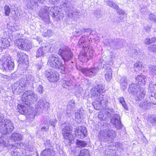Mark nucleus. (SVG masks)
I'll list each match as a JSON object with an SVG mask.
<instances>
[{"label":"nucleus","mask_w":156,"mask_h":156,"mask_svg":"<svg viewBox=\"0 0 156 156\" xmlns=\"http://www.w3.org/2000/svg\"><path fill=\"white\" fill-rule=\"evenodd\" d=\"M105 91L104 87L101 84L95 86L91 90V98L95 100L92 104L96 110L99 109L103 103H105L104 105H105L108 102L106 99H103L102 94Z\"/></svg>","instance_id":"f257e3e1"},{"label":"nucleus","mask_w":156,"mask_h":156,"mask_svg":"<svg viewBox=\"0 0 156 156\" xmlns=\"http://www.w3.org/2000/svg\"><path fill=\"white\" fill-rule=\"evenodd\" d=\"M38 99L37 94L33 91L28 90L24 92L23 95L22 99L25 102V106L20 104L18 105V112L22 114H24L27 112V107L30 104L36 103Z\"/></svg>","instance_id":"f03ea898"},{"label":"nucleus","mask_w":156,"mask_h":156,"mask_svg":"<svg viewBox=\"0 0 156 156\" xmlns=\"http://www.w3.org/2000/svg\"><path fill=\"white\" fill-rule=\"evenodd\" d=\"M90 40L87 36H83L79 40L78 46L80 48L84 49V51L80 52L79 57L80 58L85 62H87L89 60L92 58L93 56L92 50L91 47L89 45Z\"/></svg>","instance_id":"7ed1b4c3"},{"label":"nucleus","mask_w":156,"mask_h":156,"mask_svg":"<svg viewBox=\"0 0 156 156\" xmlns=\"http://www.w3.org/2000/svg\"><path fill=\"white\" fill-rule=\"evenodd\" d=\"M61 5L66 15L69 18L76 20L79 18L80 11L74 9L70 1L67 0H63L61 3Z\"/></svg>","instance_id":"20e7f679"},{"label":"nucleus","mask_w":156,"mask_h":156,"mask_svg":"<svg viewBox=\"0 0 156 156\" xmlns=\"http://www.w3.org/2000/svg\"><path fill=\"white\" fill-rule=\"evenodd\" d=\"M48 63L51 66L63 71L64 73L69 71L68 66L66 64L65 65H63L60 58L56 55L52 54L50 56Z\"/></svg>","instance_id":"39448f33"},{"label":"nucleus","mask_w":156,"mask_h":156,"mask_svg":"<svg viewBox=\"0 0 156 156\" xmlns=\"http://www.w3.org/2000/svg\"><path fill=\"white\" fill-rule=\"evenodd\" d=\"M63 128L62 134L64 139V142L66 145H70L74 143L75 136H74L70 131V125L68 122H65L61 124Z\"/></svg>","instance_id":"423d86ee"},{"label":"nucleus","mask_w":156,"mask_h":156,"mask_svg":"<svg viewBox=\"0 0 156 156\" xmlns=\"http://www.w3.org/2000/svg\"><path fill=\"white\" fill-rule=\"evenodd\" d=\"M3 115L0 113V133L5 134L10 133L14 129L12 122L10 120L3 119Z\"/></svg>","instance_id":"0eeeda50"},{"label":"nucleus","mask_w":156,"mask_h":156,"mask_svg":"<svg viewBox=\"0 0 156 156\" xmlns=\"http://www.w3.org/2000/svg\"><path fill=\"white\" fill-rule=\"evenodd\" d=\"M116 136L115 131L112 129H106L101 131L99 138L101 141L107 142L112 140Z\"/></svg>","instance_id":"6e6552de"},{"label":"nucleus","mask_w":156,"mask_h":156,"mask_svg":"<svg viewBox=\"0 0 156 156\" xmlns=\"http://www.w3.org/2000/svg\"><path fill=\"white\" fill-rule=\"evenodd\" d=\"M58 54L62 57L65 62L69 60L73 56L70 48L67 46H64L59 49Z\"/></svg>","instance_id":"1a4fd4ad"},{"label":"nucleus","mask_w":156,"mask_h":156,"mask_svg":"<svg viewBox=\"0 0 156 156\" xmlns=\"http://www.w3.org/2000/svg\"><path fill=\"white\" fill-rule=\"evenodd\" d=\"M0 68L3 71L7 69L12 70L14 69V63L10 60V57L4 56L0 60Z\"/></svg>","instance_id":"9d476101"},{"label":"nucleus","mask_w":156,"mask_h":156,"mask_svg":"<svg viewBox=\"0 0 156 156\" xmlns=\"http://www.w3.org/2000/svg\"><path fill=\"white\" fill-rule=\"evenodd\" d=\"M15 43L20 49L23 50H28L31 48L30 41L26 38H22L16 40Z\"/></svg>","instance_id":"9b49d317"},{"label":"nucleus","mask_w":156,"mask_h":156,"mask_svg":"<svg viewBox=\"0 0 156 156\" xmlns=\"http://www.w3.org/2000/svg\"><path fill=\"white\" fill-rule=\"evenodd\" d=\"M45 76L50 82H56L59 78L58 74L57 72L50 69L46 70L44 72Z\"/></svg>","instance_id":"f8f14e48"},{"label":"nucleus","mask_w":156,"mask_h":156,"mask_svg":"<svg viewBox=\"0 0 156 156\" xmlns=\"http://www.w3.org/2000/svg\"><path fill=\"white\" fill-rule=\"evenodd\" d=\"M26 85V83L23 81V79H21L14 83L12 86L13 91L20 94L24 90Z\"/></svg>","instance_id":"ddd939ff"},{"label":"nucleus","mask_w":156,"mask_h":156,"mask_svg":"<svg viewBox=\"0 0 156 156\" xmlns=\"http://www.w3.org/2000/svg\"><path fill=\"white\" fill-rule=\"evenodd\" d=\"M81 71L82 73L85 76L92 77L95 76L98 73V69L95 67L82 68Z\"/></svg>","instance_id":"4468645a"},{"label":"nucleus","mask_w":156,"mask_h":156,"mask_svg":"<svg viewBox=\"0 0 156 156\" xmlns=\"http://www.w3.org/2000/svg\"><path fill=\"white\" fill-rule=\"evenodd\" d=\"M59 9L60 10V9L58 6L51 7L50 9V12L52 13L51 15L55 21L59 20L62 19L64 16L63 14Z\"/></svg>","instance_id":"2eb2a0df"},{"label":"nucleus","mask_w":156,"mask_h":156,"mask_svg":"<svg viewBox=\"0 0 156 156\" xmlns=\"http://www.w3.org/2000/svg\"><path fill=\"white\" fill-rule=\"evenodd\" d=\"M86 128L82 126H79L75 129V134L76 137L83 139L84 138L87 134Z\"/></svg>","instance_id":"dca6fc26"},{"label":"nucleus","mask_w":156,"mask_h":156,"mask_svg":"<svg viewBox=\"0 0 156 156\" xmlns=\"http://www.w3.org/2000/svg\"><path fill=\"white\" fill-rule=\"evenodd\" d=\"M17 58H19V64L23 65L24 66H27L28 64V58L27 55L22 52H18L17 54Z\"/></svg>","instance_id":"f3484780"},{"label":"nucleus","mask_w":156,"mask_h":156,"mask_svg":"<svg viewBox=\"0 0 156 156\" xmlns=\"http://www.w3.org/2000/svg\"><path fill=\"white\" fill-rule=\"evenodd\" d=\"M37 106L36 108V111L37 112H42L44 108H48L49 107V104L46 101L43 99H40L37 103Z\"/></svg>","instance_id":"a211bd4d"},{"label":"nucleus","mask_w":156,"mask_h":156,"mask_svg":"<svg viewBox=\"0 0 156 156\" xmlns=\"http://www.w3.org/2000/svg\"><path fill=\"white\" fill-rule=\"evenodd\" d=\"M49 8L46 7L39 14V16L43 21L46 23H49L50 22L49 16L48 14Z\"/></svg>","instance_id":"6ab92c4d"},{"label":"nucleus","mask_w":156,"mask_h":156,"mask_svg":"<svg viewBox=\"0 0 156 156\" xmlns=\"http://www.w3.org/2000/svg\"><path fill=\"white\" fill-rule=\"evenodd\" d=\"M111 122L113 123L115 127L118 129H120L122 126L120 119V116L117 114H115L111 119Z\"/></svg>","instance_id":"aec40b11"},{"label":"nucleus","mask_w":156,"mask_h":156,"mask_svg":"<svg viewBox=\"0 0 156 156\" xmlns=\"http://www.w3.org/2000/svg\"><path fill=\"white\" fill-rule=\"evenodd\" d=\"M141 88L138 85L133 83L129 85L128 90L130 94L135 95Z\"/></svg>","instance_id":"412c9836"},{"label":"nucleus","mask_w":156,"mask_h":156,"mask_svg":"<svg viewBox=\"0 0 156 156\" xmlns=\"http://www.w3.org/2000/svg\"><path fill=\"white\" fill-rule=\"evenodd\" d=\"M146 91L144 88H142L135 94V99L136 101H139L143 99L145 96Z\"/></svg>","instance_id":"4be33fe9"},{"label":"nucleus","mask_w":156,"mask_h":156,"mask_svg":"<svg viewBox=\"0 0 156 156\" xmlns=\"http://www.w3.org/2000/svg\"><path fill=\"white\" fill-rule=\"evenodd\" d=\"M41 1L40 0H27V7L30 9H35L38 7L37 1Z\"/></svg>","instance_id":"5701e85b"},{"label":"nucleus","mask_w":156,"mask_h":156,"mask_svg":"<svg viewBox=\"0 0 156 156\" xmlns=\"http://www.w3.org/2000/svg\"><path fill=\"white\" fill-rule=\"evenodd\" d=\"M61 84L64 88L69 89V87L73 84V81L70 78L63 79L61 80Z\"/></svg>","instance_id":"b1692460"},{"label":"nucleus","mask_w":156,"mask_h":156,"mask_svg":"<svg viewBox=\"0 0 156 156\" xmlns=\"http://www.w3.org/2000/svg\"><path fill=\"white\" fill-rule=\"evenodd\" d=\"M54 151L51 148H46L41 153V156H53L54 155Z\"/></svg>","instance_id":"393cba45"},{"label":"nucleus","mask_w":156,"mask_h":156,"mask_svg":"<svg viewBox=\"0 0 156 156\" xmlns=\"http://www.w3.org/2000/svg\"><path fill=\"white\" fill-rule=\"evenodd\" d=\"M113 110L112 109H105V114L104 115L103 117H101V113H99L98 114V118L100 119V120H104L107 117H109L112 114V111Z\"/></svg>","instance_id":"a878e982"},{"label":"nucleus","mask_w":156,"mask_h":156,"mask_svg":"<svg viewBox=\"0 0 156 156\" xmlns=\"http://www.w3.org/2000/svg\"><path fill=\"white\" fill-rule=\"evenodd\" d=\"M105 79L107 81H110L112 77V71L109 67H107L105 69Z\"/></svg>","instance_id":"bb28decb"},{"label":"nucleus","mask_w":156,"mask_h":156,"mask_svg":"<svg viewBox=\"0 0 156 156\" xmlns=\"http://www.w3.org/2000/svg\"><path fill=\"white\" fill-rule=\"evenodd\" d=\"M20 146V144L18 143H16L12 145V147H16L15 149H14L12 150V151L11 152V154L12 156H19L20 153L19 152L20 150L19 147Z\"/></svg>","instance_id":"cd10ccee"},{"label":"nucleus","mask_w":156,"mask_h":156,"mask_svg":"<svg viewBox=\"0 0 156 156\" xmlns=\"http://www.w3.org/2000/svg\"><path fill=\"white\" fill-rule=\"evenodd\" d=\"M10 46V42L6 38H0V47L4 48Z\"/></svg>","instance_id":"c85d7f7f"},{"label":"nucleus","mask_w":156,"mask_h":156,"mask_svg":"<svg viewBox=\"0 0 156 156\" xmlns=\"http://www.w3.org/2000/svg\"><path fill=\"white\" fill-rule=\"evenodd\" d=\"M22 136L20 133L16 132L13 133L11 136V139L14 142L20 141L22 140Z\"/></svg>","instance_id":"c756f323"},{"label":"nucleus","mask_w":156,"mask_h":156,"mask_svg":"<svg viewBox=\"0 0 156 156\" xmlns=\"http://www.w3.org/2000/svg\"><path fill=\"white\" fill-rule=\"evenodd\" d=\"M25 81L31 83L34 80V76H33V73L31 72H29L26 73V75L24 77Z\"/></svg>","instance_id":"7c9ffc66"},{"label":"nucleus","mask_w":156,"mask_h":156,"mask_svg":"<svg viewBox=\"0 0 156 156\" xmlns=\"http://www.w3.org/2000/svg\"><path fill=\"white\" fill-rule=\"evenodd\" d=\"M146 80L145 76L143 75H138L136 78V82L139 85H144Z\"/></svg>","instance_id":"2f4dec72"},{"label":"nucleus","mask_w":156,"mask_h":156,"mask_svg":"<svg viewBox=\"0 0 156 156\" xmlns=\"http://www.w3.org/2000/svg\"><path fill=\"white\" fill-rule=\"evenodd\" d=\"M113 147L112 149L113 150L114 149L120 150V151H122L123 150L124 148L122 144L119 142H116L113 143Z\"/></svg>","instance_id":"473e14b6"},{"label":"nucleus","mask_w":156,"mask_h":156,"mask_svg":"<svg viewBox=\"0 0 156 156\" xmlns=\"http://www.w3.org/2000/svg\"><path fill=\"white\" fill-rule=\"evenodd\" d=\"M84 113V111L83 109L80 108L75 113V118L78 119H82L83 117Z\"/></svg>","instance_id":"72a5a7b5"},{"label":"nucleus","mask_w":156,"mask_h":156,"mask_svg":"<svg viewBox=\"0 0 156 156\" xmlns=\"http://www.w3.org/2000/svg\"><path fill=\"white\" fill-rule=\"evenodd\" d=\"M45 54V51L42 47L39 48L36 51V56L37 57H39L41 56H44Z\"/></svg>","instance_id":"f704fd0d"},{"label":"nucleus","mask_w":156,"mask_h":156,"mask_svg":"<svg viewBox=\"0 0 156 156\" xmlns=\"http://www.w3.org/2000/svg\"><path fill=\"white\" fill-rule=\"evenodd\" d=\"M123 46V41L122 39H117L116 40L114 48H119L122 47Z\"/></svg>","instance_id":"c9c22d12"},{"label":"nucleus","mask_w":156,"mask_h":156,"mask_svg":"<svg viewBox=\"0 0 156 156\" xmlns=\"http://www.w3.org/2000/svg\"><path fill=\"white\" fill-rule=\"evenodd\" d=\"M144 65H142V62H139L138 63L134 65V68L135 71H137L140 70L142 67H144Z\"/></svg>","instance_id":"e433bc0d"},{"label":"nucleus","mask_w":156,"mask_h":156,"mask_svg":"<svg viewBox=\"0 0 156 156\" xmlns=\"http://www.w3.org/2000/svg\"><path fill=\"white\" fill-rule=\"evenodd\" d=\"M76 143L77 147H84L87 145V144L85 142L78 140L77 139H76Z\"/></svg>","instance_id":"4c0bfd02"},{"label":"nucleus","mask_w":156,"mask_h":156,"mask_svg":"<svg viewBox=\"0 0 156 156\" xmlns=\"http://www.w3.org/2000/svg\"><path fill=\"white\" fill-rule=\"evenodd\" d=\"M149 97L150 102L156 105V94L154 93H151Z\"/></svg>","instance_id":"58836bf2"},{"label":"nucleus","mask_w":156,"mask_h":156,"mask_svg":"<svg viewBox=\"0 0 156 156\" xmlns=\"http://www.w3.org/2000/svg\"><path fill=\"white\" fill-rule=\"evenodd\" d=\"M107 3L108 5L114 9L115 10L119 8V6L117 5L116 3L112 1H107Z\"/></svg>","instance_id":"ea45409f"},{"label":"nucleus","mask_w":156,"mask_h":156,"mask_svg":"<svg viewBox=\"0 0 156 156\" xmlns=\"http://www.w3.org/2000/svg\"><path fill=\"white\" fill-rule=\"evenodd\" d=\"M114 151L112 149L110 150L109 149H106L105 151L104 156H113V154L112 153V152H114Z\"/></svg>","instance_id":"a19ab883"},{"label":"nucleus","mask_w":156,"mask_h":156,"mask_svg":"<svg viewBox=\"0 0 156 156\" xmlns=\"http://www.w3.org/2000/svg\"><path fill=\"white\" fill-rule=\"evenodd\" d=\"M119 100L120 103L122 104L123 107L125 110H128V108L126 104L123 97H120L119 98Z\"/></svg>","instance_id":"79ce46f5"},{"label":"nucleus","mask_w":156,"mask_h":156,"mask_svg":"<svg viewBox=\"0 0 156 156\" xmlns=\"http://www.w3.org/2000/svg\"><path fill=\"white\" fill-rule=\"evenodd\" d=\"M148 105V103L147 101H146L144 102H142L139 104V106L140 108L144 109H146L147 108V105Z\"/></svg>","instance_id":"37998d69"},{"label":"nucleus","mask_w":156,"mask_h":156,"mask_svg":"<svg viewBox=\"0 0 156 156\" xmlns=\"http://www.w3.org/2000/svg\"><path fill=\"white\" fill-rule=\"evenodd\" d=\"M42 48H43V49L45 51V53H46V52L50 51L51 48V46L49 44H46L43 46Z\"/></svg>","instance_id":"c03bdc74"},{"label":"nucleus","mask_w":156,"mask_h":156,"mask_svg":"<svg viewBox=\"0 0 156 156\" xmlns=\"http://www.w3.org/2000/svg\"><path fill=\"white\" fill-rule=\"evenodd\" d=\"M74 101H72L71 102L69 103L67 105V109L68 110H71L74 107L75 105Z\"/></svg>","instance_id":"a18cd8bd"},{"label":"nucleus","mask_w":156,"mask_h":156,"mask_svg":"<svg viewBox=\"0 0 156 156\" xmlns=\"http://www.w3.org/2000/svg\"><path fill=\"white\" fill-rule=\"evenodd\" d=\"M149 69L152 73L154 75H156V66L151 65L149 66Z\"/></svg>","instance_id":"49530a36"},{"label":"nucleus","mask_w":156,"mask_h":156,"mask_svg":"<svg viewBox=\"0 0 156 156\" xmlns=\"http://www.w3.org/2000/svg\"><path fill=\"white\" fill-rule=\"evenodd\" d=\"M5 13L6 16H9L10 13V9L9 6L5 5L4 7Z\"/></svg>","instance_id":"de8ad7c7"},{"label":"nucleus","mask_w":156,"mask_h":156,"mask_svg":"<svg viewBox=\"0 0 156 156\" xmlns=\"http://www.w3.org/2000/svg\"><path fill=\"white\" fill-rule=\"evenodd\" d=\"M80 153L85 156H89V151L87 149H83L80 151Z\"/></svg>","instance_id":"09e8293b"},{"label":"nucleus","mask_w":156,"mask_h":156,"mask_svg":"<svg viewBox=\"0 0 156 156\" xmlns=\"http://www.w3.org/2000/svg\"><path fill=\"white\" fill-rule=\"evenodd\" d=\"M36 90L39 94H42L43 91V87L42 85H39L37 86Z\"/></svg>","instance_id":"8fccbe9b"},{"label":"nucleus","mask_w":156,"mask_h":156,"mask_svg":"<svg viewBox=\"0 0 156 156\" xmlns=\"http://www.w3.org/2000/svg\"><path fill=\"white\" fill-rule=\"evenodd\" d=\"M148 49L151 51L156 53V44H153L149 46Z\"/></svg>","instance_id":"3c124183"},{"label":"nucleus","mask_w":156,"mask_h":156,"mask_svg":"<svg viewBox=\"0 0 156 156\" xmlns=\"http://www.w3.org/2000/svg\"><path fill=\"white\" fill-rule=\"evenodd\" d=\"M48 124L47 123H45L44 124H42L41 130L42 131H46L48 130Z\"/></svg>","instance_id":"603ef678"},{"label":"nucleus","mask_w":156,"mask_h":156,"mask_svg":"<svg viewBox=\"0 0 156 156\" xmlns=\"http://www.w3.org/2000/svg\"><path fill=\"white\" fill-rule=\"evenodd\" d=\"M120 87L121 89L122 90H124L127 87V83H120Z\"/></svg>","instance_id":"864d4df0"},{"label":"nucleus","mask_w":156,"mask_h":156,"mask_svg":"<svg viewBox=\"0 0 156 156\" xmlns=\"http://www.w3.org/2000/svg\"><path fill=\"white\" fill-rule=\"evenodd\" d=\"M56 122L57 120L56 119H52L51 120H50V124L51 125L53 126L54 127H55V125Z\"/></svg>","instance_id":"5fc2aeb1"},{"label":"nucleus","mask_w":156,"mask_h":156,"mask_svg":"<svg viewBox=\"0 0 156 156\" xmlns=\"http://www.w3.org/2000/svg\"><path fill=\"white\" fill-rule=\"evenodd\" d=\"M115 10H116L117 12L119 14L123 15L125 13L124 11L120 9L119 7L118 9H116Z\"/></svg>","instance_id":"6e6d98bb"},{"label":"nucleus","mask_w":156,"mask_h":156,"mask_svg":"<svg viewBox=\"0 0 156 156\" xmlns=\"http://www.w3.org/2000/svg\"><path fill=\"white\" fill-rule=\"evenodd\" d=\"M45 146L49 147H52V145L50 140H47L44 143Z\"/></svg>","instance_id":"4d7b16f0"},{"label":"nucleus","mask_w":156,"mask_h":156,"mask_svg":"<svg viewBox=\"0 0 156 156\" xmlns=\"http://www.w3.org/2000/svg\"><path fill=\"white\" fill-rule=\"evenodd\" d=\"M127 79L126 77L122 78L120 80V83H127Z\"/></svg>","instance_id":"13d9d810"},{"label":"nucleus","mask_w":156,"mask_h":156,"mask_svg":"<svg viewBox=\"0 0 156 156\" xmlns=\"http://www.w3.org/2000/svg\"><path fill=\"white\" fill-rule=\"evenodd\" d=\"M155 16L153 14H151L149 16V18L151 20L154 21Z\"/></svg>","instance_id":"bf43d9fd"},{"label":"nucleus","mask_w":156,"mask_h":156,"mask_svg":"<svg viewBox=\"0 0 156 156\" xmlns=\"http://www.w3.org/2000/svg\"><path fill=\"white\" fill-rule=\"evenodd\" d=\"M144 43L146 44H151L150 42V39L146 38L144 41Z\"/></svg>","instance_id":"052dcab7"},{"label":"nucleus","mask_w":156,"mask_h":156,"mask_svg":"<svg viewBox=\"0 0 156 156\" xmlns=\"http://www.w3.org/2000/svg\"><path fill=\"white\" fill-rule=\"evenodd\" d=\"M151 123L154 126L156 125V118L153 119L152 120H151Z\"/></svg>","instance_id":"680f3d73"},{"label":"nucleus","mask_w":156,"mask_h":156,"mask_svg":"<svg viewBox=\"0 0 156 156\" xmlns=\"http://www.w3.org/2000/svg\"><path fill=\"white\" fill-rule=\"evenodd\" d=\"M47 35L48 36H51L52 34H53V31L50 30H48L47 31Z\"/></svg>","instance_id":"e2e57ef3"},{"label":"nucleus","mask_w":156,"mask_h":156,"mask_svg":"<svg viewBox=\"0 0 156 156\" xmlns=\"http://www.w3.org/2000/svg\"><path fill=\"white\" fill-rule=\"evenodd\" d=\"M36 67L38 70H40L41 67H42V65L41 64H38L36 66Z\"/></svg>","instance_id":"0e129e2a"},{"label":"nucleus","mask_w":156,"mask_h":156,"mask_svg":"<svg viewBox=\"0 0 156 156\" xmlns=\"http://www.w3.org/2000/svg\"><path fill=\"white\" fill-rule=\"evenodd\" d=\"M156 41V38L155 37H153L150 39L151 43H152Z\"/></svg>","instance_id":"69168bd1"},{"label":"nucleus","mask_w":156,"mask_h":156,"mask_svg":"<svg viewBox=\"0 0 156 156\" xmlns=\"http://www.w3.org/2000/svg\"><path fill=\"white\" fill-rule=\"evenodd\" d=\"M86 34H88L89 33L90 34L91 33V30L90 29H86Z\"/></svg>","instance_id":"338daca9"},{"label":"nucleus","mask_w":156,"mask_h":156,"mask_svg":"<svg viewBox=\"0 0 156 156\" xmlns=\"http://www.w3.org/2000/svg\"><path fill=\"white\" fill-rule=\"evenodd\" d=\"M41 42V39L39 38H38L37 39L35 40L34 42L36 43H38L39 44L40 43V42Z\"/></svg>","instance_id":"774afa93"}]
</instances>
